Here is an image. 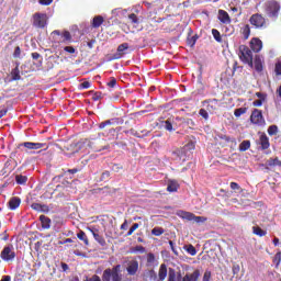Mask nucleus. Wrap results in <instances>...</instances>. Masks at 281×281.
Wrapping results in <instances>:
<instances>
[{"instance_id":"obj_15","label":"nucleus","mask_w":281,"mask_h":281,"mask_svg":"<svg viewBox=\"0 0 281 281\" xmlns=\"http://www.w3.org/2000/svg\"><path fill=\"white\" fill-rule=\"evenodd\" d=\"M263 65H265V61L262 60V57H260V55H257L252 63V67H255L256 71H258V74H260L262 71V69H265Z\"/></svg>"},{"instance_id":"obj_49","label":"nucleus","mask_w":281,"mask_h":281,"mask_svg":"<svg viewBox=\"0 0 281 281\" xmlns=\"http://www.w3.org/2000/svg\"><path fill=\"white\" fill-rule=\"evenodd\" d=\"M193 221H194L195 223H205V221H207V218H205V217H203V216H196V215H194Z\"/></svg>"},{"instance_id":"obj_27","label":"nucleus","mask_w":281,"mask_h":281,"mask_svg":"<svg viewBox=\"0 0 281 281\" xmlns=\"http://www.w3.org/2000/svg\"><path fill=\"white\" fill-rule=\"evenodd\" d=\"M249 148H251V142L250 140H243L239 144V151L240 153H245V151L249 150Z\"/></svg>"},{"instance_id":"obj_33","label":"nucleus","mask_w":281,"mask_h":281,"mask_svg":"<svg viewBox=\"0 0 281 281\" xmlns=\"http://www.w3.org/2000/svg\"><path fill=\"white\" fill-rule=\"evenodd\" d=\"M212 35H213V38H215V41H216L217 43H222L223 37H221V32H218V30L213 29V30H212Z\"/></svg>"},{"instance_id":"obj_13","label":"nucleus","mask_w":281,"mask_h":281,"mask_svg":"<svg viewBox=\"0 0 281 281\" xmlns=\"http://www.w3.org/2000/svg\"><path fill=\"white\" fill-rule=\"evenodd\" d=\"M21 206V198L19 196H12L10 198L9 202H8V207L11 211L18 210V207Z\"/></svg>"},{"instance_id":"obj_52","label":"nucleus","mask_w":281,"mask_h":281,"mask_svg":"<svg viewBox=\"0 0 281 281\" xmlns=\"http://www.w3.org/2000/svg\"><path fill=\"white\" fill-rule=\"evenodd\" d=\"M14 58H21V47L16 46L13 53Z\"/></svg>"},{"instance_id":"obj_19","label":"nucleus","mask_w":281,"mask_h":281,"mask_svg":"<svg viewBox=\"0 0 281 281\" xmlns=\"http://www.w3.org/2000/svg\"><path fill=\"white\" fill-rule=\"evenodd\" d=\"M181 281V272H178L172 269V268H169V273H168V280L167 281Z\"/></svg>"},{"instance_id":"obj_3","label":"nucleus","mask_w":281,"mask_h":281,"mask_svg":"<svg viewBox=\"0 0 281 281\" xmlns=\"http://www.w3.org/2000/svg\"><path fill=\"white\" fill-rule=\"evenodd\" d=\"M239 58L241 63L249 65V67H254V53L247 45L239 46Z\"/></svg>"},{"instance_id":"obj_1","label":"nucleus","mask_w":281,"mask_h":281,"mask_svg":"<svg viewBox=\"0 0 281 281\" xmlns=\"http://www.w3.org/2000/svg\"><path fill=\"white\" fill-rule=\"evenodd\" d=\"M122 281V266L116 265L113 268H106L102 274V281Z\"/></svg>"},{"instance_id":"obj_30","label":"nucleus","mask_w":281,"mask_h":281,"mask_svg":"<svg viewBox=\"0 0 281 281\" xmlns=\"http://www.w3.org/2000/svg\"><path fill=\"white\" fill-rule=\"evenodd\" d=\"M11 78L12 80H21V70H19V66L12 69Z\"/></svg>"},{"instance_id":"obj_60","label":"nucleus","mask_w":281,"mask_h":281,"mask_svg":"<svg viewBox=\"0 0 281 281\" xmlns=\"http://www.w3.org/2000/svg\"><path fill=\"white\" fill-rule=\"evenodd\" d=\"M147 262H155V255L153 252L147 255Z\"/></svg>"},{"instance_id":"obj_45","label":"nucleus","mask_w":281,"mask_h":281,"mask_svg":"<svg viewBox=\"0 0 281 281\" xmlns=\"http://www.w3.org/2000/svg\"><path fill=\"white\" fill-rule=\"evenodd\" d=\"M276 76H281V61H278L274 66Z\"/></svg>"},{"instance_id":"obj_9","label":"nucleus","mask_w":281,"mask_h":281,"mask_svg":"<svg viewBox=\"0 0 281 281\" xmlns=\"http://www.w3.org/2000/svg\"><path fill=\"white\" fill-rule=\"evenodd\" d=\"M127 276H137V271H139V261L130 260L126 266Z\"/></svg>"},{"instance_id":"obj_56","label":"nucleus","mask_w":281,"mask_h":281,"mask_svg":"<svg viewBox=\"0 0 281 281\" xmlns=\"http://www.w3.org/2000/svg\"><path fill=\"white\" fill-rule=\"evenodd\" d=\"M210 278H212V272L205 271L203 276V281H210Z\"/></svg>"},{"instance_id":"obj_21","label":"nucleus","mask_w":281,"mask_h":281,"mask_svg":"<svg viewBox=\"0 0 281 281\" xmlns=\"http://www.w3.org/2000/svg\"><path fill=\"white\" fill-rule=\"evenodd\" d=\"M102 23H104V18L102 15H97L92 19L91 27L98 30V27H100Z\"/></svg>"},{"instance_id":"obj_16","label":"nucleus","mask_w":281,"mask_h":281,"mask_svg":"<svg viewBox=\"0 0 281 281\" xmlns=\"http://www.w3.org/2000/svg\"><path fill=\"white\" fill-rule=\"evenodd\" d=\"M199 278H201V271L194 270L192 273H187L182 281H199Z\"/></svg>"},{"instance_id":"obj_12","label":"nucleus","mask_w":281,"mask_h":281,"mask_svg":"<svg viewBox=\"0 0 281 281\" xmlns=\"http://www.w3.org/2000/svg\"><path fill=\"white\" fill-rule=\"evenodd\" d=\"M250 47H251L252 52H255V54H258V52H260L262 49V41L258 37H254L250 41Z\"/></svg>"},{"instance_id":"obj_24","label":"nucleus","mask_w":281,"mask_h":281,"mask_svg":"<svg viewBox=\"0 0 281 281\" xmlns=\"http://www.w3.org/2000/svg\"><path fill=\"white\" fill-rule=\"evenodd\" d=\"M240 34L244 36V40L247 41L249 36H251V26H249V24H245L240 29Z\"/></svg>"},{"instance_id":"obj_22","label":"nucleus","mask_w":281,"mask_h":281,"mask_svg":"<svg viewBox=\"0 0 281 281\" xmlns=\"http://www.w3.org/2000/svg\"><path fill=\"white\" fill-rule=\"evenodd\" d=\"M40 221L42 223L43 229H49V227H52V218H49L45 215H41Z\"/></svg>"},{"instance_id":"obj_44","label":"nucleus","mask_w":281,"mask_h":281,"mask_svg":"<svg viewBox=\"0 0 281 281\" xmlns=\"http://www.w3.org/2000/svg\"><path fill=\"white\" fill-rule=\"evenodd\" d=\"M187 251L190 254V256H196V248L192 245L188 246Z\"/></svg>"},{"instance_id":"obj_51","label":"nucleus","mask_w":281,"mask_h":281,"mask_svg":"<svg viewBox=\"0 0 281 281\" xmlns=\"http://www.w3.org/2000/svg\"><path fill=\"white\" fill-rule=\"evenodd\" d=\"M54 3V0H38L40 5H52Z\"/></svg>"},{"instance_id":"obj_32","label":"nucleus","mask_w":281,"mask_h":281,"mask_svg":"<svg viewBox=\"0 0 281 281\" xmlns=\"http://www.w3.org/2000/svg\"><path fill=\"white\" fill-rule=\"evenodd\" d=\"M180 216L184 218V221H194V213L182 212Z\"/></svg>"},{"instance_id":"obj_54","label":"nucleus","mask_w":281,"mask_h":281,"mask_svg":"<svg viewBox=\"0 0 281 281\" xmlns=\"http://www.w3.org/2000/svg\"><path fill=\"white\" fill-rule=\"evenodd\" d=\"M169 245H170L171 251H173L175 256H179V251H177V248H175V241L169 240Z\"/></svg>"},{"instance_id":"obj_59","label":"nucleus","mask_w":281,"mask_h":281,"mask_svg":"<svg viewBox=\"0 0 281 281\" xmlns=\"http://www.w3.org/2000/svg\"><path fill=\"white\" fill-rule=\"evenodd\" d=\"M149 278H150V280L156 281L157 280V272H155V270H149Z\"/></svg>"},{"instance_id":"obj_35","label":"nucleus","mask_w":281,"mask_h":281,"mask_svg":"<svg viewBox=\"0 0 281 281\" xmlns=\"http://www.w3.org/2000/svg\"><path fill=\"white\" fill-rule=\"evenodd\" d=\"M245 113H247V108H239L234 111L235 117H240V115H245Z\"/></svg>"},{"instance_id":"obj_47","label":"nucleus","mask_w":281,"mask_h":281,"mask_svg":"<svg viewBox=\"0 0 281 281\" xmlns=\"http://www.w3.org/2000/svg\"><path fill=\"white\" fill-rule=\"evenodd\" d=\"M123 169H124V167L122 165H120V164H114L112 166L113 172H120V170H123Z\"/></svg>"},{"instance_id":"obj_58","label":"nucleus","mask_w":281,"mask_h":281,"mask_svg":"<svg viewBox=\"0 0 281 281\" xmlns=\"http://www.w3.org/2000/svg\"><path fill=\"white\" fill-rule=\"evenodd\" d=\"M91 87V82L89 81H83L80 83V89H89Z\"/></svg>"},{"instance_id":"obj_63","label":"nucleus","mask_w":281,"mask_h":281,"mask_svg":"<svg viewBox=\"0 0 281 281\" xmlns=\"http://www.w3.org/2000/svg\"><path fill=\"white\" fill-rule=\"evenodd\" d=\"M262 102H265V101H262V100H255L254 102H252V105L254 106H260L261 104H262Z\"/></svg>"},{"instance_id":"obj_4","label":"nucleus","mask_w":281,"mask_h":281,"mask_svg":"<svg viewBox=\"0 0 281 281\" xmlns=\"http://www.w3.org/2000/svg\"><path fill=\"white\" fill-rule=\"evenodd\" d=\"M249 23L256 27V30H265V27H267V19H265L260 13L252 14L249 18Z\"/></svg>"},{"instance_id":"obj_2","label":"nucleus","mask_w":281,"mask_h":281,"mask_svg":"<svg viewBox=\"0 0 281 281\" xmlns=\"http://www.w3.org/2000/svg\"><path fill=\"white\" fill-rule=\"evenodd\" d=\"M280 10H281L280 2L276 0H269L268 2H266L265 11L267 16H269V19H278L280 14Z\"/></svg>"},{"instance_id":"obj_43","label":"nucleus","mask_w":281,"mask_h":281,"mask_svg":"<svg viewBox=\"0 0 281 281\" xmlns=\"http://www.w3.org/2000/svg\"><path fill=\"white\" fill-rule=\"evenodd\" d=\"M199 115H201V117H203L204 120H209V117H210V114L207 113V111L205 109H200Z\"/></svg>"},{"instance_id":"obj_55","label":"nucleus","mask_w":281,"mask_h":281,"mask_svg":"<svg viewBox=\"0 0 281 281\" xmlns=\"http://www.w3.org/2000/svg\"><path fill=\"white\" fill-rule=\"evenodd\" d=\"M85 281H102V279H100V276L94 274L91 278H86Z\"/></svg>"},{"instance_id":"obj_6","label":"nucleus","mask_w":281,"mask_h":281,"mask_svg":"<svg viewBox=\"0 0 281 281\" xmlns=\"http://www.w3.org/2000/svg\"><path fill=\"white\" fill-rule=\"evenodd\" d=\"M0 258L4 262H14L16 252H14V248L12 246H5L0 254Z\"/></svg>"},{"instance_id":"obj_40","label":"nucleus","mask_w":281,"mask_h":281,"mask_svg":"<svg viewBox=\"0 0 281 281\" xmlns=\"http://www.w3.org/2000/svg\"><path fill=\"white\" fill-rule=\"evenodd\" d=\"M280 262H281V252H277L273 257V263L277 265V267H280Z\"/></svg>"},{"instance_id":"obj_26","label":"nucleus","mask_w":281,"mask_h":281,"mask_svg":"<svg viewBox=\"0 0 281 281\" xmlns=\"http://www.w3.org/2000/svg\"><path fill=\"white\" fill-rule=\"evenodd\" d=\"M179 190V182L177 180H170L167 186V192H177Z\"/></svg>"},{"instance_id":"obj_36","label":"nucleus","mask_w":281,"mask_h":281,"mask_svg":"<svg viewBox=\"0 0 281 281\" xmlns=\"http://www.w3.org/2000/svg\"><path fill=\"white\" fill-rule=\"evenodd\" d=\"M64 43H71V33L69 31H64L61 34Z\"/></svg>"},{"instance_id":"obj_14","label":"nucleus","mask_w":281,"mask_h":281,"mask_svg":"<svg viewBox=\"0 0 281 281\" xmlns=\"http://www.w3.org/2000/svg\"><path fill=\"white\" fill-rule=\"evenodd\" d=\"M259 144L261 146V150H269L271 143H269V136L267 134H261L259 137Z\"/></svg>"},{"instance_id":"obj_37","label":"nucleus","mask_w":281,"mask_h":281,"mask_svg":"<svg viewBox=\"0 0 281 281\" xmlns=\"http://www.w3.org/2000/svg\"><path fill=\"white\" fill-rule=\"evenodd\" d=\"M268 135L270 136L278 135V125H270L268 127Z\"/></svg>"},{"instance_id":"obj_62","label":"nucleus","mask_w":281,"mask_h":281,"mask_svg":"<svg viewBox=\"0 0 281 281\" xmlns=\"http://www.w3.org/2000/svg\"><path fill=\"white\" fill-rule=\"evenodd\" d=\"M31 56H32L33 60H38V58H41L40 53H32Z\"/></svg>"},{"instance_id":"obj_53","label":"nucleus","mask_w":281,"mask_h":281,"mask_svg":"<svg viewBox=\"0 0 281 281\" xmlns=\"http://www.w3.org/2000/svg\"><path fill=\"white\" fill-rule=\"evenodd\" d=\"M64 50L68 54H76V48H74V46H66L64 47Z\"/></svg>"},{"instance_id":"obj_57","label":"nucleus","mask_w":281,"mask_h":281,"mask_svg":"<svg viewBox=\"0 0 281 281\" xmlns=\"http://www.w3.org/2000/svg\"><path fill=\"white\" fill-rule=\"evenodd\" d=\"M231 190H241L240 184L237 182H231Z\"/></svg>"},{"instance_id":"obj_20","label":"nucleus","mask_w":281,"mask_h":281,"mask_svg":"<svg viewBox=\"0 0 281 281\" xmlns=\"http://www.w3.org/2000/svg\"><path fill=\"white\" fill-rule=\"evenodd\" d=\"M89 232L92 233V236L94 238V240H97V243H99V245H106V240L104 239V237H102L100 234H98V231H94L93 228H89Z\"/></svg>"},{"instance_id":"obj_29","label":"nucleus","mask_w":281,"mask_h":281,"mask_svg":"<svg viewBox=\"0 0 281 281\" xmlns=\"http://www.w3.org/2000/svg\"><path fill=\"white\" fill-rule=\"evenodd\" d=\"M15 182L18 186H25V183H27V176L16 175Z\"/></svg>"},{"instance_id":"obj_64","label":"nucleus","mask_w":281,"mask_h":281,"mask_svg":"<svg viewBox=\"0 0 281 281\" xmlns=\"http://www.w3.org/2000/svg\"><path fill=\"white\" fill-rule=\"evenodd\" d=\"M95 43V40H91L87 43V46L89 47V49H93V45Z\"/></svg>"},{"instance_id":"obj_18","label":"nucleus","mask_w":281,"mask_h":281,"mask_svg":"<svg viewBox=\"0 0 281 281\" xmlns=\"http://www.w3.org/2000/svg\"><path fill=\"white\" fill-rule=\"evenodd\" d=\"M126 49H128V43H123L121 45L117 46L116 49V54L114 55V60H119V58H122V56H124V52H126Z\"/></svg>"},{"instance_id":"obj_48","label":"nucleus","mask_w":281,"mask_h":281,"mask_svg":"<svg viewBox=\"0 0 281 281\" xmlns=\"http://www.w3.org/2000/svg\"><path fill=\"white\" fill-rule=\"evenodd\" d=\"M92 100L98 102V100H102V92H94L92 95Z\"/></svg>"},{"instance_id":"obj_5","label":"nucleus","mask_w":281,"mask_h":281,"mask_svg":"<svg viewBox=\"0 0 281 281\" xmlns=\"http://www.w3.org/2000/svg\"><path fill=\"white\" fill-rule=\"evenodd\" d=\"M33 27H37V30H45V27H47V14L40 12L34 13Z\"/></svg>"},{"instance_id":"obj_61","label":"nucleus","mask_w":281,"mask_h":281,"mask_svg":"<svg viewBox=\"0 0 281 281\" xmlns=\"http://www.w3.org/2000/svg\"><path fill=\"white\" fill-rule=\"evenodd\" d=\"M256 97L259 98V100H262L265 102L267 95H265V93L262 92H256Z\"/></svg>"},{"instance_id":"obj_50","label":"nucleus","mask_w":281,"mask_h":281,"mask_svg":"<svg viewBox=\"0 0 281 281\" xmlns=\"http://www.w3.org/2000/svg\"><path fill=\"white\" fill-rule=\"evenodd\" d=\"M111 177V171H103L101 175V181H106Z\"/></svg>"},{"instance_id":"obj_11","label":"nucleus","mask_w":281,"mask_h":281,"mask_svg":"<svg viewBox=\"0 0 281 281\" xmlns=\"http://www.w3.org/2000/svg\"><path fill=\"white\" fill-rule=\"evenodd\" d=\"M266 170H271V168H281V160L278 157L269 158L265 164Z\"/></svg>"},{"instance_id":"obj_25","label":"nucleus","mask_w":281,"mask_h":281,"mask_svg":"<svg viewBox=\"0 0 281 281\" xmlns=\"http://www.w3.org/2000/svg\"><path fill=\"white\" fill-rule=\"evenodd\" d=\"M217 137L224 142V144H234L236 146V138L229 137L225 134H218Z\"/></svg>"},{"instance_id":"obj_38","label":"nucleus","mask_w":281,"mask_h":281,"mask_svg":"<svg viewBox=\"0 0 281 281\" xmlns=\"http://www.w3.org/2000/svg\"><path fill=\"white\" fill-rule=\"evenodd\" d=\"M199 37L196 36V35H193V36H191V37H188L187 38V43H188V45L190 46V47H194V45H196V40H198Z\"/></svg>"},{"instance_id":"obj_28","label":"nucleus","mask_w":281,"mask_h":281,"mask_svg":"<svg viewBox=\"0 0 281 281\" xmlns=\"http://www.w3.org/2000/svg\"><path fill=\"white\" fill-rule=\"evenodd\" d=\"M252 233H254L256 236H260V238H262V236H267V231L260 228L259 226H254V227H252Z\"/></svg>"},{"instance_id":"obj_10","label":"nucleus","mask_w":281,"mask_h":281,"mask_svg":"<svg viewBox=\"0 0 281 281\" xmlns=\"http://www.w3.org/2000/svg\"><path fill=\"white\" fill-rule=\"evenodd\" d=\"M217 19L223 23L224 25H229L232 23V18L229 16V13L227 11L220 9L217 12Z\"/></svg>"},{"instance_id":"obj_46","label":"nucleus","mask_w":281,"mask_h":281,"mask_svg":"<svg viewBox=\"0 0 281 281\" xmlns=\"http://www.w3.org/2000/svg\"><path fill=\"white\" fill-rule=\"evenodd\" d=\"M128 19H130L131 23H139V20L137 19V14H135V13H131L128 15Z\"/></svg>"},{"instance_id":"obj_31","label":"nucleus","mask_w":281,"mask_h":281,"mask_svg":"<svg viewBox=\"0 0 281 281\" xmlns=\"http://www.w3.org/2000/svg\"><path fill=\"white\" fill-rule=\"evenodd\" d=\"M77 238H79V240H82L85 245H89V238L87 237V233H85L83 231H80L77 234Z\"/></svg>"},{"instance_id":"obj_23","label":"nucleus","mask_w":281,"mask_h":281,"mask_svg":"<svg viewBox=\"0 0 281 281\" xmlns=\"http://www.w3.org/2000/svg\"><path fill=\"white\" fill-rule=\"evenodd\" d=\"M113 124H120V119H111L99 124V128H106V126H113Z\"/></svg>"},{"instance_id":"obj_41","label":"nucleus","mask_w":281,"mask_h":281,"mask_svg":"<svg viewBox=\"0 0 281 281\" xmlns=\"http://www.w3.org/2000/svg\"><path fill=\"white\" fill-rule=\"evenodd\" d=\"M116 86H117V79H115V77H112L108 82V87H110V89H115Z\"/></svg>"},{"instance_id":"obj_34","label":"nucleus","mask_w":281,"mask_h":281,"mask_svg":"<svg viewBox=\"0 0 281 281\" xmlns=\"http://www.w3.org/2000/svg\"><path fill=\"white\" fill-rule=\"evenodd\" d=\"M165 232H166V231H165L162 227H159V226L154 227V228L151 229L153 236H161V234H164Z\"/></svg>"},{"instance_id":"obj_17","label":"nucleus","mask_w":281,"mask_h":281,"mask_svg":"<svg viewBox=\"0 0 281 281\" xmlns=\"http://www.w3.org/2000/svg\"><path fill=\"white\" fill-rule=\"evenodd\" d=\"M168 278V266L166 263L160 265L158 270V280L157 281H164Z\"/></svg>"},{"instance_id":"obj_7","label":"nucleus","mask_w":281,"mask_h":281,"mask_svg":"<svg viewBox=\"0 0 281 281\" xmlns=\"http://www.w3.org/2000/svg\"><path fill=\"white\" fill-rule=\"evenodd\" d=\"M250 122L257 126H262L265 124V116L262 115V110L255 109L250 115Z\"/></svg>"},{"instance_id":"obj_39","label":"nucleus","mask_w":281,"mask_h":281,"mask_svg":"<svg viewBox=\"0 0 281 281\" xmlns=\"http://www.w3.org/2000/svg\"><path fill=\"white\" fill-rule=\"evenodd\" d=\"M31 207L32 210H35V212H43V209L45 207V205L40 203H33Z\"/></svg>"},{"instance_id":"obj_42","label":"nucleus","mask_w":281,"mask_h":281,"mask_svg":"<svg viewBox=\"0 0 281 281\" xmlns=\"http://www.w3.org/2000/svg\"><path fill=\"white\" fill-rule=\"evenodd\" d=\"M162 126L166 128V131L172 132V122H170V120L165 121Z\"/></svg>"},{"instance_id":"obj_8","label":"nucleus","mask_w":281,"mask_h":281,"mask_svg":"<svg viewBox=\"0 0 281 281\" xmlns=\"http://www.w3.org/2000/svg\"><path fill=\"white\" fill-rule=\"evenodd\" d=\"M20 146H24V148H27V150H47L49 148V145L47 143H32V142H25L20 144Z\"/></svg>"}]
</instances>
